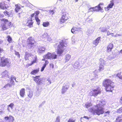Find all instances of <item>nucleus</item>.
I'll list each match as a JSON object with an SVG mask.
<instances>
[{
	"label": "nucleus",
	"instance_id": "1",
	"mask_svg": "<svg viewBox=\"0 0 122 122\" xmlns=\"http://www.w3.org/2000/svg\"><path fill=\"white\" fill-rule=\"evenodd\" d=\"M105 101L103 100H101L99 101V103L88 109L89 112H91L94 114H97L99 115L102 114L104 112V109L102 106L106 104Z\"/></svg>",
	"mask_w": 122,
	"mask_h": 122
},
{
	"label": "nucleus",
	"instance_id": "2",
	"mask_svg": "<svg viewBox=\"0 0 122 122\" xmlns=\"http://www.w3.org/2000/svg\"><path fill=\"white\" fill-rule=\"evenodd\" d=\"M103 84L107 91L112 92L114 86V83L111 80L107 79L104 81Z\"/></svg>",
	"mask_w": 122,
	"mask_h": 122
},
{
	"label": "nucleus",
	"instance_id": "3",
	"mask_svg": "<svg viewBox=\"0 0 122 122\" xmlns=\"http://www.w3.org/2000/svg\"><path fill=\"white\" fill-rule=\"evenodd\" d=\"M56 46H57V53L59 56L61 55L63 52L64 50L66 48V45L64 42L61 40L59 44H56Z\"/></svg>",
	"mask_w": 122,
	"mask_h": 122
},
{
	"label": "nucleus",
	"instance_id": "4",
	"mask_svg": "<svg viewBox=\"0 0 122 122\" xmlns=\"http://www.w3.org/2000/svg\"><path fill=\"white\" fill-rule=\"evenodd\" d=\"M11 65L10 61L7 59L2 58L1 59V61L0 62V66H5L7 67H9Z\"/></svg>",
	"mask_w": 122,
	"mask_h": 122
},
{
	"label": "nucleus",
	"instance_id": "5",
	"mask_svg": "<svg viewBox=\"0 0 122 122\" xmlns=\"http://www.w3.org/2000/svg\"><path fill=\"white\" fill-rule=\"evenodd\" d=\"M28 46L29 48H32L34 46L35 41L34 39L32 37L28 38L27 40Z\"/></svg>",
	"mask_w": 122,
	"mask_h": 122
},
{
	"label": "nucleus",
	"instance_id": "6",
	"mask_svg": "<svg viewBox=\"0 0 122 122\" xmlns=\"http://www.w3.org/2000/svg\"><path fill=\"white\" fill-rule=\"evenodd\" d=\"M100 89L99 88H98L96 89L91 91L90 92V94L91 96H97V95L100 93Z\"/></svg>",
	"mask_w": 122,
	"mask_h": 122
},
{
	"label": "nucleus",
	"instance_id": "7",
	"mask_svg": "<svg viewBox=\"0 0 122 122\" xmlns=\"http://www.w3.org/2000/svg\"><path fill=\"white\" fill-rule=\"evenodd\" d=\"M57 56L53 53H51L48 52L47 54L44 56V58L46 59L52 58L53 59H55L56 58Z\"/></svg>",
	"mask_w": 122,
	"mask_h": 122
},
{
	"label": "nucleus",
	"instance_id": "8",
	"mask_svg": "<svg viewBox=\"0 0 122 122\" xmlns=\"http://www.w3.org/2000/svg\"><path fill=\"white\" fill-rule=\"evenodd\" d=\"M68 15L66 13H64L62 15L60 19V21L62 23H64L68 19Z\"/></svg>",
	"mask_w": 122,
	"mask_h": 122
},
{
	"label": "nucleus",
	"instance_id": "9",
	"mask_svg": "<svg viewBox=\"0 0 122 122\" xmlns=\"http://www.w3.org/2000/svg\"><path fill=\"white\" fill-rule=\"evenodd\" d=\"M10 23L7 20H6V21L2 25V28L3 30H5L8 28L10 26Z\"/></svg>",
	"mask_w": 122,
	"mask_h": 122
},
{
	"label": "nucleus",
	"instance_id": "10",
	"mask_svg": "<svg viewBox=\"0 0 122 122\" xmlns=\"http://www.w3.org/2000/svg\"><path fill=\"white\" fill-rule=\"evenodd\" d=\"M23 23L26 26H28L30 27L32 26L33 23L32 22V18L30 19L29 20H27L26 22V21H24Z\"/></svg>",
	"mask_w": 122,
	"mask_h": 122
},
{
	"label": "nucleus",
	"instance_id": "11",
	"mask_svg": "<svg viewBox=\"0 0 122 122\" xmlns=\"http://www.w3.org/2000/svg\"><path fill=\"white\" fill-rule=\"evenodd\" d=\"M69 88V86L68 85H65V84L62 86V89L61 93L63 94L66 92L68 89Z\"/></svg>",
	"mask_w": 122,
	"mask_h": 122
},
{
	"label": "nucleus",
	"instance_id": "12",
	"mask_svg": "<svg viewBox=\"0 0 122 122\" xmlns=\"http://www.w3.org/2000/svg\"><path fill=\"white\" fill-rule=\"evenodd\" d=\"M33 79L36 83L39 84H40L42 83V78H40L39 76H37L35 77H34Z\"/></svg>",
	"mask_w": 122,
	"mask_h": 122
},
{
	"label": "nucleus",
	"instance_id": "13",
	"mask_svg": "<svg viewBox=\"0 0 122 122\" xmlns=\"http://www.w3.org/2000/svg\"><path fill=\"white\" fill-rule=\"evenodd\" d=\"M8 7V5L4 2L0 3V8L2 9L3 10L6 9Z\"/></svg>",
	"mask_w": 122,
	"mask_h": 122
},
{
	"label": "nucleus",
	"instance_id": "14",
	"mask_svg": "<svg viewBox=\"0 0 122 122\" xmlns=\"http://www.w3.org/2000/svg\"><path fill=\"white\" fill-rule=\"evenodd\" d=\"M113 47V45L112 43H110L107 46V51L109 52L111 51Z\"/></svg>",
	"mask_w": 122,
	"mask_h": 122
},
{
	"label": "nucleus",
	"instance_id": "15",
	"mask_svg": "<svg viewBox=\"0 0 122 122\" xmlns=\"http://www.w3.org/2000/svg\"><path fill=\"white\" fill-rule=\"evenodd\" d=\"M45 49L43 46H39L37 49V52L40 53H41L44 52Z\"/></svg>",
	"mask_w": 122,
	"mask_h": 122
},
{
	"label": "nucleus",
	"instance_id": "16",
	"mask_svg": "<svg viewBox=\"0 0 122 122\" xmlns=\"http://www.w3.org/2000/svg\"><path fill=\"white\" fill-rule=\"evenodd\" d=\"M114 3L113 2V0H112L110 2V4L108 5L107 6V7L106 8L105 7V8L106 10H107L106 9H107V10H108L110 8H111L114 5Z\"/></svg>",
	"mask_w": 122,
	"mask_h": 122
},
{
	"label": "nucleus",
	"instance_id": "17",
	"mask_svg": "<svg viewBox=\"0 0 122 122\" xmlns=\"http://www.w3.org/2000/svg\"><path fill=\"white\" fill-rule=\"evenodd\" d=\"M100 37H98L96 39L93 41V44L95 45V46L97 45L100 41Z\"/></svg>",
	"mask_w": 122,
	"mask_h": 122
},
{
	"label": "nucleus",
	"instance_id": "18",
	"mask_svg": "<svg viewBox=\"0 0 122 122\" xmlns=\"http://www.w3.org/2000/svg\"><path fill=\"white\" fill-rule=\"evenodd\" d=\"M1 75L3 77H6L9 78L8 72L7 70H5L1 73Z\"/></svg>",
	"mask_w": 122,
	"mask_h": 122
},
{
	"label": "nucleus",
	"instance_id": "19",
	"mask_svg": "<svg viewBox=\"0 0 122 122\" xmlns=\"http://www.w3.org/2000/svg\"><path fill=\"white\" fill-rule=\"evenodd\" d=\"M95 11H97L98 10H100L101 12H103V10L101 7L98 5L97 6H96L94 7Z\"/></svg>",
	"mask_w": 122,
	"mask_h": 122
},
{
	"label": "nucleus",
	"instance_id": "20",
	"mask_svg": "<svg viewBox=\"0 0 122 122\" xmlns=\"http://www.w3.org/2000/svg\"><path fill=\"white\" fill-rule=\"evenodd\" d=\"M20 96L23 97L25 95V90L24 88L21 89L20 91Z\"/></svg>",
	"mask_w": 122,
	"mask_h": 122
},
{
	"label": "nucleus",
	"instance_id": "21",
	"mask_svg": "<svg viewBox=\"0 0 122 122\" xmlns=\"http://www.w3.org/2000/svg\"><path fill=\"white\" fill-rule=\"evenodd\" d=\"M101 32H104L107 30V28L106 27H100L99 29Z\"/></svg>",
	"mask_w": 122,
	"mask_h": 122
},
{
	"label": "nucleus",
	"instance_id": "22",
	"mask_svg": "<svg viewBox=\"0 0 122 122\" xmlns=\"http://www.w3.org/2000/svg\"><path fill=\"white\" fill-rule=\"evenodd\" d=\"M73 67L75 68L76 69L80 68L81 67L79 63L78 62H76L75 63Z\"/></svg>",
	"mask_w": 122,
	"mask_h": 122
},
{
	"label": "nucleus",
	"instance_id": "23",
	"mask_svg": "<svg viewBox=\"0 0 122 122\" xmlns=\"http://www.w3.org/2000/svg\"><path fill=\"white\" fill-rule=\"evenodd\" d=\"M71 56L69 54H67L65 56V60L66 62L68 61L71 58Z\"/></svg>",
	"mask_w": 122,
	"mask_h": 122
},
{
	"label": "nucleus",
	"instance_id": "24",
	"mask_svg": "<svg viewBox=\"0 0 122 122\" xmlns=\"http://www.w3.org/2000/svg\"><path fill=\"white\" fill-rule=\"evenodd\" d=\"M39 71V69L34 70L30 72V74L32 75H35L38 73Z\"/></svg>",
	"mask_w": 122,
	"mask_h": 122
},
{
	"label": "nucleus",
	"instance_id": "25",
	"mask_svg": "<svg viewBox=\"0 0 122 122\" xmlns=\"http://www.w3.org/2000/svg\"><path fill=\"white\" fill-rule=\"evenodd\" d=\"M104 69V66L103 64L102 63H100V64L99 66V68L98 69L100 71H102Z\"/></svg>",
	"mask_w": 122,
	"mask_h": 122
},
{
	"label": "nucleus",
	"instance_id": "26",
	"mask_svg": "<svg viewBox=\"0 0 122 122\" xmlns=\"http://www.w3.org/2000/svg\"><path fill=\"white\" fill-rule=\"evenodd\" d=\"M28 97L30 98H31L32 97L33 95V92L32 91H29L27 94Z\"/></svg>",
	"mask_w": 122,
	"mask_h": 122
},
{
	"label": "nucleus",
	"instance_id": "27",
	"mask_svg": "<svg viewBox=\"0 0 122 122\" xmlns=\"http://www.w3.org/2000/svg\"><path fill=\"white\" fill-rule=\"evenodd\" d=\"M31 54L29 53L28 52H26L25 53V60H27L28 57L30 56H31Z\"/></svg>",
	"mask_w": 122,
	"mask_h": 122
},
{
	"label": "nucleus",
	"instance_id": "28",
	"mask_svg": "<svg viewBox=\"0 0 122 122\" xmlns=\"http://www.w3.org/2000/svg\"><path fill=\"white\" fill-rule=\"evenodd\" d=\"M19 4H18L17 5H16L15 6L16 8L15 9V11L16 12H17L19 11L20 9V8L19 6Z\"/></svg>",
	"mask_w": 122,
	"mask_h": 122
},
{
	"label": "nucleus",
	"instance_id": "29",
	"mask_svg": "<svg viewBox=\"0 0 122 122\" xmlns=\"http://www.w3.org/2000/svg\"><path fill=\"white\" fill-rule=\"evenodd\" d=\"M42 25L44 27H47L49 25V23L48 22H43Z\"/></svg>",
	"mask_w": 122,
	"mask_h": 122
},
{
	"label": "nucleus",
	"instance_id": "30",
	"mask_svg": "<svg viewBox=\"0 0 122 122\" xmlns=\"http://www.w3.org/2000/svg\"><path fill=\"white\" fill-rule=\"evenodd\" d=\"M7 13V15L10 16L11 15H12L13 14V10H11L9 11L6 12Z\"/></svg>",
	"mask_w": 122,
	"mask_h": 122
},
{
	"label": "nucleus",
	"instance_id": "31",
	"mask_svg": "<svg viewBox=\"0 0 122 122\" xmlns=\"http://www.w3.org/2000/svg\"><path fill=\"white\" fill-rule=\"evenodd\" d=\"M16 78H15V77H13V78H11V79H10V83H11V84H14V81L13 80H15V81H17V82H18V81H17L16 80Z\"/></svg>",
	"mask_w": 122,
	"mask_h": 122
},
{
	"label": "nucleus",
	"instance_id": "32",
	"mask_svg": "<svg viewBox=\"0 0 122 122\" xmlns=\"http://www.w3.org/2000/svg\"><path fill=\"white\" fill-rule=\"evenodd\" d=\"M92 104L91 103H87L85 104L86 107L88 108L92 106Z\"/></svg>",
	"mask_w": 122,
	"mask_h": 122
},
{
	"label": "nucleus",
	"instance_id": "33",
	"mask_svg": "<svg viewBox=\"0 0 122 122\" xmlns=\"http://www.w3.org/2000/svg\"><path fill=\"white\" fill-rule=\"evenodd\" d=\"M35 19L36 21L37 22V24L38 25H39L40 24V20L38 18V17L35 16Z\"/></svg>",
	"mask_w": 122,
	"mask_h": 122
},
{
	"label": "nucleus",
	"instance_id": "34",
	"mask_svg": "<svg viewBox=\"0 0 122 122\" xmlns=\"http://www.w3.org/2000/svg\"><path fill=\"white\" fill-rule=\"evenodd\" d=\"M76 27H73L72 28L71 30V32L74 34L76 33L77 32H76Z\"/></svg>",
	"mask_w": 122,
	"mask_h": 122
},
{
	"label": "nucleus",
	"instance_id": "35",
	"mask_svg": "<svg viewBox=\"0 0 122 122\" xmlns=\"http://www.w3.org/2000/svg\"><path fill=\"white\" fill-rule=\"evenodd\" d=\"M52 40L51 37L48 36L46 38V40H45V41H48L50 42H51Z\"/></svg>",
	"mask_w": 122,
	"mask_h": 122
},
{
	"label": "nucleus",
	"instance_id": "36",
	"mask_svg": "<svg viewBox=\"0 0 122 122\" xmlns=\"http://www.w3.org/2000/svg\"><path fill=\"white\" fill-rule=\"evenodd\" d=\"M48 36L47 34V33H44L42 36V37L43 38H44V40L45 41V40H46V38Z\"/></svg>",
	"mask_w": 122,
	"mask_h": 122
},
{
	"label": "nucleus",
	"instance_id": "37",
	"mask_svg": "<svg viewBox=\"0 0 122 122\" xmlns=\"http://www.w3.org/2000/svg\"><path fill=\"white\" fill-rule=\"evenodd\" d=\"M60 118L59 116H58L56 118L55 122H60Z\"/></svg>",
	"mask_w": 122,
	"mask_h": 122
},
{
	"label": "nucleus",
	"instance_id": "38",
	"mask_svg": "<svg viewBox=\"0 0 122 122\" xmlns=\"http://www.w3.org/2000/svg\"><path fill=\"white\" fill-rule=\"evenodd\" d=\"M14 120V117L10 115L9 116V120H10V121L12 122Z\"/></svg>",
	"mask_w": 122,
	"mask_h": 122
},
{
	"label": "nucleus",
	"instance_id": "39",
	"mask_svg": "<svg viewBox=\"0 0 122 122\" xmlns=\"http://www.w3.org/2000/svg\"><path fill=\"white\" fill-rule=\"evenodd\" d=\"M75 121V119L71 118L69 119L67 122H74Z\"/></svg>",
	"mask_w": 122,
	"mask_h": 122
},
{
	"label": "nucleus",
	"instance_id": "40",
	"mask_svg": "<svg viewBox=\"0 0 122 122\" xmlns=\"http://www.w3.org/2000/svg\"><path fill=\"white\" fill-rule=\"evenodd\" d=\"M117 113H122V107L117 110Z\"/></svg>",
	"mask_w": 122,
	"mask_h": 122
},
{
	"label": "nucleus",
	"instance_id": "41",
	"mask_svg": "<svg viewBox=\"0 0 122 122\" xmlns=\"http://www.w3.org/2000/svg\"><path fill=\"white\" fill-rule=\"evenodd\" d=\"M11 86H12L11 85V84H9V83H8L4 86V87L5 88H6L8 87H11Z\"/></svg>",
	"mask_w": 122,
	"mask_h": 122
},
{
	"label": "nucleus",
	"instance_id": "42",
	"mask_svg": "<svg viewBox=\"0 0 122 122\" xmlns=\"http://www.w3.org/2000/svg\"><path fill=\"white\" fill-rule=\"evenodd\" d=\"M94 30H88L87 31V32L90 34H92Z\"/></svg>",
	"mask_w": 122,
	"mask_h": 122
},
{
	"label": "nucleus",
	"instance_id": "43",
	"mask_svg": "<svg viewBox=\"0 0 122 122\" xmlns=\"http://www.w3.org/2000/svg\"><path fill=\"white\" fill-rule=\"evenodd\" d=\"M5 106L4 105H2L0 106V110L3 111L4 109Z\"/></svg>",
	"mask_w": 122,
	"mask_h": 122
},
{
	"label": "nucleus",
	"instance_id": "44",
	"mask_svg": "<svg viewBox=\"0 0 122 122\" xmlns=\"http://www.w3.org/2000/svg\"><path fill=\"white\" fill-rule=\"evenodd\" d=\"M14 105V104L13 103H11L8 106L9 107H10L12 109L13 108Z\"/></svg>",
	"mask_w": 122,
	"mask_h": 122
},
{
	"label": "nucleus",
	"instance_id": "45",
	"mask_svg": "<svg viewBox=\"0 0 122 122\" xmlns=\"http://www.w3.org/2000/svg\"><path fill=\"white\" fill-rule=\"evenodd\" d=\"M40 13L39 11H35V14H36L35 15V16L38 17V15Z\"/></svg>",
	"mask_w": 122,
	"mask_h": 122
},
{
	"label": "nucleus",
	"instance_id": "46",
	"mask_svg": "<svg viewBox=\"0 0 122 122\" xmlns=\"http://www.w3.org/2000/svg\"><path fill=\"white\" fill-rule=\"evenodd\" d=\"M7 38H8L7 40H8V41L9 42H10L11 40V38L10 37V36H7Z\"/></svg>",
	"mask_w": 122,
	"mask_h": 122
},
{
	"label": "nucleus",
	"instance_id": "47",
	"mask_svg": "<svg viewBox=\"0 0 122 122\" xmlns=\"http://www.w3.org/2000/svg\"><path fill=\"white\" fill-rule=\"evenodd\" d=\"M15 54L16 55H17V56L19 58H20V55L18 52L15 51Z\"/></svg>",
	"mask_w": 122,
	"mask_h": 122
},
{
	"label": "nucleus",
	"instance_id": "48",
	"mask_svg": "<svg viewBox=\"0 0 122 122\" xmlns=\"http://www.w3.org/2000/svg\"><path fill=\"white\" fill-rule=\"evenodd\" d=\"M25 100L26 102H30V100L28 97H26L25 99Z\"/></svg>",
	"mask_w": 122,
	"mask_h": 122
},
{
	"label": "nucleus",
	"instance_id": "49",
	"mask_svg": "<svg viewBox=\"0 0 122 122\" xmlns=\"http://www.w3.org/2000/svg\"><path fill=\"white\" fill-rule=\"evenodd\" d=\"M36 57H35V59H34L33 60V61H32V64H33L36 61V56H35Z\"/></svg>",
	"mask_w": 122,
	"mask_h": 122
},
{
	"label": "nucleus",
	"instance_id": "50",
	"mask_svg": "<svg viewBox=\"0 0 122 122\" xmlns=\"http://www.w3.org/2000/svg\"><path fill=\"white\" fill-rule=\"evenodd\" d=\"M116 121L117 122H122V119H120L119 117H118V118H116Z\"/></svg>",
	"mask_w": 122,
	"mask_h": 122
},
{
	"label": "nucleus",
	"instance_id": "51",
	"mask_svg": "<svg viewBox=\"0 0 122 122\" xmlns=\"http://www.w3.org/2000/svg\"><path fill=\"white\" fill-rule=\"evenodd\" d=\"M40 94V92H39L38 91V90H37V91L36 92V96H39Z\"/></svg>",
	"mask_w": 122,
	"mask_h": 122
},
{
	"label": "nucleus",
	"instance_id": "52",
	"mask_svg": "<svg viewBox=\"0 0 122 122\" xmlns=\"http://www.w3.org/2000/svg\"><path fill=\"white\" fill-rule=\"evenodd\" d=\"M45 102V101L42 102L39 105V107H41L44 104Z\"/></svg>",
	"mask_w": 122,
	"mask_h": 122
},
{
	"label": "nucleus",
	"instance_id": "53",
	"mask_svg": "<svg viewBox=\"0 0 122 122\" xmlns=\"http://www.w3.org/2000/svg\"><path fill=\"white\" fill-rule=\"evenodd\" d=\"M90 11H95V10H94V7H91V8L89 9Z\"/></svg>",
	"mask_w": 122,
	"mask_h": 122
},
{
	"label": "nucleus",
	"instance_id": "54",
	"mask_svg": "<svg viewBox=\"0 0 122 122\" xmlns=\"http://www.w3.org/2000/svg\"><path fill=\"white\" fill-rule=\"evenodd\" d=\"M46 67V66H45V65H43V67H42V68L41 69V71H43L44 70V69Z\"/></svg>",
	"mask_w": 122,
	"mask_h": 122
},
{
	"label": "nucleus",
	"instance_id": "55",
	"mask_svg": "<svg viewBox=\"0 0 122 122\" xmlns=\"http://www.w3.org/2000/svg\"><path fill=\"white\" fill-rule=\"evenodd\" d=\"M49 13L50 14L52 15L53 14L54 12H53V10H50L49 11Z\"/></svg>",
	"mask_w": 122,
	"mask_h": 122
},
{
	"label": "nucleus",
	"instance_id": "56",
	"mask_svg": "<svg viewBox=\"0 0 122 122\" xmlns=\"http://www.w3.org/2000/svg\"><path fill=\"white\" fill-rule=\"evenodd\" d=\"M122 35V34H117L115 36V37H117L119 36H120Z\"/></svg>",
	"mask_w": 122,
	"mask_h": 122
},
{
	"label": "nucleus",
	"instance_id": "57",
	"mask_svg": "<svg viewBox=\"0 0 122 122\" xmlns=\"http://www.w3.org/2000/svg\"><path fill=\"white\" fill-rule=\"evenodd\" d=\"M76 32H77V31H79L80 30V29H81L80 28H76Z\"/></svg>",
	"mask_w": 122,
	"mask_h": 122
},
{
	"label": "nucleus",
	"instance_id": "58",
	"mask_svg": "<svg viewBox=\"0 0 122 122\" xmlns=\"http://www.w3.org/2000/svg\"><path fill=\"white\" fill-rule=\"evenodd\" d=\"M111 33H110L109 31H108L107 32V36H109L111 34Z\"/></svg>",
	"mask_w": 122,
	"mask_h": 122
},
{
	"label": "nucleus",
	"instance_id": "59",
	"mask_svg": "<svg viewBox=\"0 0 122 122\" xmlns=\"http://www.w3.org/2000/svg\"><path fill=\"white\" fill-rule=\"evenodd\" d=\"M48 63V61H45V63L44 64V65H45V66H46V65H47Z\"/></svg>",
	"mask_w": 122,
	"mask_h": 122
},
{
	"label": "nucleus",
	"instance_id": "60",
	"mask_svg": "<svg viewBox=\"0 0 122 122\" xmlns=\"http://www.w3.org/2000/svg\"><path fill=\"white\" fill-rule=\"evenodd\" d=\"M5 119L6 120H9V117H5Z\"/></svg>",
	"mask_w": 122,
	"mask_h": 122
},
{
	"label": "nucleus",
	"instance_id": "61",
	"mask_svg": "<svg viewBox=\"0 0 122 122\" xmlns=\"http://www.w3.org/2000/svg\"><path fill=\"white\" fill-rule=\"evenodd\" d=\"M50 66L52 68H53L54 67L53 64H50Z\"/></svg>",
	"mask_w": 122,
	"mask_h": 122
},
{
	"label": "nucleus",
	"instance_id": "62",
	"mask_svg": "<svg viewBox=\"0 0 122 122\" xmlns=\"http://www.w3.org/2000/svg\"><path fill=\"white\" fill-rule=\"evenodd\" d=\"M51 80L50 79H47V81H48V82H49L48 84L49 85V84H50L51 83Z\"/></svg>",
	"mask_w": 122,
	"mask_h": 122
},
{
	"label": "nucleus",
	"instance_id": "63",
	"mask_svg": "<svg viewBox=\"0 0 122 122\" xmlns=\"http://www.w3.org/2000/svg\"><path fill=\"white\" fill-rule=\"evenodd\" d=\"M8 11L6 10L4 12V14L5 15H7V13L6 12H7Z\"/></svg>",
	"mask_w": 122,
	"mask_h": 122
},
{
	"label": "nucleus",
	"instance_id": "64",
	"mask_svg": "<svg viewBox=\"0 0 122 122\" xmlns=\"http://www.w3.org/2000/svg\"><path fill=\"white\" fill-rule=\"evenodd\" d=\"M110 111H108L106 112L105 113H107L108 114H109V113H110Z\"/></svg>",
	"mask_w": 122,
	"mask_h": 122
}]
</instances>
